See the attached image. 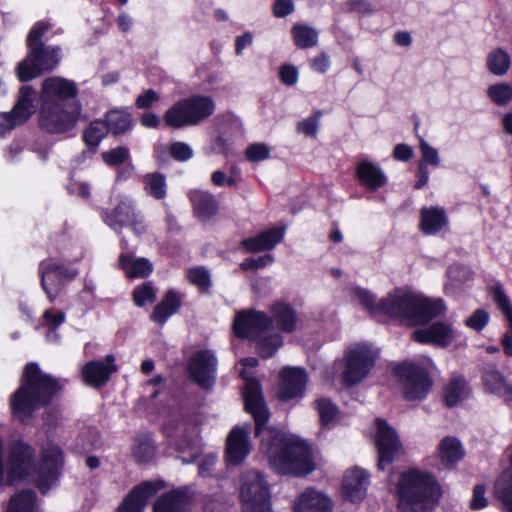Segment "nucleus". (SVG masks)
Segmentation results:
<instances>
[{
	"label": "nucleus",
	"mask_w": 512,
	"mask_h": 512,
	"mask_svg": "<svg viewBox=\"0 0 512 512\" xmlns=\"http://www.w3.org/2000/svg\"><path fill=\"white\" fill-rule=\"evenodd\" d=\"M245 408L256 424V435H262L261 452L270 466L280 474L304 475L313 470L310 447L299 437L276 429H264L269 414L260 384L247 379L244 388Z\"/></svg>",
	"instance_id": "obj_1"
},
{
	"label": "nucleus",
	"mask_w": 512,
	"mask_h": 512,
	"mask_svg": "<svg viewBox=\"0 0 512 512\" xmlns=\"http://www.w3.org/2000/svg\"><path fill=\"white\" fill-rule=\"evenodd\" d=\"M271 318L265 313L246 310L239 312L234 320V333L240 338L254 341L263 357H271L282 345V337L270 330L272 321L283 332H293L296 328L297 315L286 302L277 301L270 307Z\"/></svg>",
	"instance_id": "obj_2"
},
{
	"label": "nucleus",
	"mask_w": 512,
	"mask_h": 512,
	"mask_svg": "<svg viewBox=\"0 0 512 512\" xmlns=\"http://www.w3.org/2000/svg\"><path fill=\"white\" fill-rule=\"evenodd\" d=\"M61 388L62 384L43 374L36 364H28L20 387L10 397L12 414L21 421L27 420L35 409L47 405Z\"/></svg>",
	"instance_id": "obj_3"
},
{
	"label": "nucleus",
	"mask_w": 512,
	"mask_h": 512,
	"mask_svg": "<svg viewBox=\"0 0 512 512\" xmlns=\"http://www.w3.org/2000/svg\"><path fill=\"white\" fill-rule=\"evenodd\" d=\"M399 512H429L440 497L433 477L418 470L403 473L398 483Z\"/></svg>",
	"instance_id": "obj_4"
},
{
	"label": "nucleus",
	"mask_w": 512,
	"mask_h": 512,
	"mask_svg": "<svg viewBox=\"0 0 512 512\" xmlns=\"http://www.w3.org/2000/svg\"><path fill=\"white\" fill-rule=\"evenodd\" d=\"M48 29L49 24L41 21L30 30L27 36L28 55L16 68L20 81H30L43 72L54 69L60 62L59 48L45 47L41 42L42 35Z\"/></svg>",
	"instance_id": "obj_5"
},
{
	"label": "nucleus",
	"mask_w": 512,
	"mask_h": 512,
	"mask_svg": "<svg viewBox=\"0 0 512 512\" xmlns=\"http://www.w3.org/2000/svg\"><path fill=\"white\" fill-rule=\"evenodd\" d=\"M376 355L365 344H357L347 350L345 363L335 361L324 371L326 382L334 385L338 379L346 386H352L361 382L374 365Z\"/></svg>",
	"instance_id": "obj_6"
},
{
	"label": "nucleus",
	"mask_w": 512,
	"mask_h": 512,
	"mask_svg": "<svg viewBox=\"0 0 512 512\" xmlns=\"http://www.w3.org/2000/svg\"><path fill=\"white\" fill-rule=\"evenodd\" d=\"M215 111L214 100L205 95H192L176 101L163 115L165 124L173 129L196 126Z\"/></svg>",
	"instance_id": "obj_7"
},
{
	"label": "nucleus",
	"mask_w": 512,
	"mask_h": 512,
	"mask_svg": "<svg viewBox=\"0 0 512 512\" xmlns=\"http://www.w3.org/2000/svg\"><path fill=\"white\" fill-rule=\"evenodd\" d=\"M33 465L34 450L29 444L22 441L10 445L5 462L4 441L0 437V491L5 486L29 475Z\"/></svg>",
	"instance_id": "obj_8"
},
{
	"label": "nucleus",
	"mask_w": 512,
	"mask_h": 512,
	"mask_svg": "<svg viewBox=\"0 0 512 512\" xmlns=\"http://www.w3.org/2000/svg\"><path fill=\"white\" fill-rule=\"evenodd\" d=\"M239 497L244 512H271L268 483L257 471H248L240 477Z\"/></svg>",
	"instance_id": "obj_9"
},
{
	"label": "nucleus",
	"mask_w": 512,
	"mask_h": 512,
	"mask_svg": "<svg viewBox=\"0 0 512 512\" xmlns=\"http://www.w3.org/2000/svg\"><path fill=\"white\" fill-rule=\"evenodd\" d=\"M79 115V104L40 105L39 124L51 133H68L75 127Z\"/></svg>",
	"instance_id": "obj_10"
},
{
	"label": "nucleus",
	"mask_w": 512,
	"mask_h": 512,
	"mask_svg": "<svg viewBox=\"0 0 512 512\" xmlns=\"http://www.w3.org/2000/svg\"><path fill=\"white\" fill-rule=\"evenodd\" d=\"M375 427V441L378 451L377 467L379 470H385L403 454V447L397 432L385 420L377 418Z\"/></svg>",
	"instance_id": "obj_11"
},
{
	"label": "nucleus",
	"mask_w": 512,
	"mask_h": 512,
	"mask_svg": "<svg viewBox=\"0 0 512 512\" xmlns=\"http://www.w3.org/2000/svg\"><path fill=\"white\" fill-rule=\"evenodd\" d=\"M402 385L403 394L408 400L423 399L431 387L427 373L411 362H403L395 368Z\"/></svg>",
	"instance_id": "obj_12"
},
{
	"label": "nucleus",
	"mask_w": 512,
	"mask_h": 512,
	"mask_svg": "<svg viewBox=\"0 0 512 512\" xmlns=\"http://www.w3.org/2000/svg\"><path fill=\"white\" fill-rule=\"evenodd\" d=\"M63 461L62 450L57 444L51 441L43 444L37 476V485L43 493L58 481Z\"/></svg>",
	"instance_id": "obj_13"
},
{
	"label": "nucleus",
	"mask_w": 512,
	"mask_h": 512,
	"mask_svg": "<svg viewBox=\"0 0 512 512\" xmlns=\"http://www.w3.org/2000/svg\"><path fill=\"white\" fill-rule=\"evenodd\" d=\"M417 294L397 288L379 301L380 313L396 318L406 324H412Z\"/></svg>",
	"instance_id": "obj_14"
},
{
	"label": "nucleus",
	"mask_w": 512,
	"mask_h": 512,
	"mask_svg": "<svg viewBox=\"0 0 512 512\" xmlns=\"http://www.w3.org/2000/svg\"><path fill=\"white\" fill-rule=\"evenodd\" d=\"M39 272L42 289L50 302L55 301L63 285L77 275V271L71 270L52 259L42 261Z\"/></svg>",
	"instance_id": "obj_15"
},
{
	"label": "nucleus",
	"mask_w": 512,
	"mask_h": 512,
	"mask_svg": "<svg viewBox=\"0 0 512 512\" xmlns=\"http://www.w3.org/2000/svg\"><path fill=\"white\" fill-rule=\"evenodd\" d=\"M76 83L61 77L46 78L40 91V105L78 104Z\"/></svg>",
	"instance_id": "obj_16"
},
{
	"label": "nucleus",
	"mask_w": 512,
	"mask_h": 512,
	"mask_svg": "<svg viewBox=\"0 0 512 512\" xmlns=\"http://www.w3.org/2000/svg\"><path fill=\"white\" fill-rule=\"evenodd\" d=\"M307 383L308 374L304 369L285 367L280 372L276 395L283 402L300 400L305 395Z\"/></svg>",
	"instance_id": "obj_17"
},
{
	"label": "nucleus",
	"mask_w": 512,
	"mask_h": 512,
	"mask_svg": "<svg viewBox=\"0 0 512 512\" xmlns=\"http://www.w3.org/2000/svg\"><path fill=\"white\" fill-rule=\"evenodd\" d=\"M189 374L201 387H211L216 372V358L211 351H199L190 359Z\"/></svg>",
	"instance_id": "obj_18"
},
{
	"label": "nucleus",
	"mask_w": 512,
	"mask_h": 512,
	"mask_svg": "<svg viewBox=\"0 0 512 512\" xmlns=\"http://www.w3.org/2000/svg\"><path fill=\"white\" fill-rule=\"evenodd\" d=\"M457 336L458 334L454 327L442 321H437L428 327L417 329L413 332V338L417 342L439 347L449 346Z\"/></svg>",
	"instance_id": "obj_19"
},
{
	"label": "nucleus",
	"mask_w": 512,
	"mask_h": 512,
	"mask_svg": "<svg viewBox=\"0 0 512 512\" xmlns=\"http://www.w3.org/2000/svg\"><path fill=\"white\" fill-rule=\"evenodd\" d=\"M114 356L109 354L105 358V363L101 361H90L82 368L83 381L91 387H101L109 380L111 374L116 371Z\"/></svg>",
	"instance_id": "obj_20"
},
{
	"label": "nucleus",
	"mask_w": 512,
	"mask_h": 512,
	"mask_svg": "<svg viewBox=\"0 0 512 512\" xmlns=\"http://www.w3.org/2000/svg\"><path fill=\"white\" fill-rule=\"evenodd\" d=\"M249 432L242 427H235L227 438L226 459L232 465L240 464L250 453Z\"/></svg>",
	"instance_id": "obj_21"
},
{
	"label": "nucleus",
	"mask_w": 512,
	"mask_h": 512,
	"mask_svg": "<svg viewBox=\"0 0 512 512\" xmlns=\"http://www.w3.org/2000/svg\"><path fill=\"white\" fill-rule=\"evenodd\" d=\"M368 485L369 476L363 469H349L343 478V496L352 502L360 501L365 497Z\"/></svg>",
	"instance_id": "obj_22"
},
{
	"label": "nucleus",
	"mask_w": 512,
	"mask_h": 512,
	"mask_svg": "<svg viewBox=\"0 0 512 512\" xmlns=\"http://www.w3.org/2000/svg\"><path fill=\"white\" fill-rule=\"evenodd\" d=\"M153 483H143L135 487L119 505L117 512H143L148 500L157 492Z\"/></svg>",
	"instance_id": "obj_23"
},
{
	"label": "nucleus",
	"mask_w": 512,
	"mask_h": 512,
	"mask_svg": "<svg viewBox=\"0 0 512 512\" xmlns=\"http://www.w3.org/2000/svg\"><path fill=\"white\" fill-rule=\"evenodd\" d=\"M445 312L446 306L442 299H432L417 294L412 324H423L435 317L443 315Z\"/></svg>",
	"instance_id": "obj_24"
},
{
	"label": "nucleus",
	"mask_w": 512,
	"mask_h": 512,
	"mask_svg": "<svg viewBox=\"0 0 512 512\" xmlns=\"http://www.w3.org/2000/svg\"><path fill=\"white\" fill-rule=\"evenodd\" d=\"M482 379L484 387L489 393L497 395L512 406V384L507 382L495 367H487L483 372Z\"/></svg>",
	"instance_id": "obj_25"
},
{
	"label": "nucleus",
	"mask_w": 512,
	"mask_h": 512,
	"mask_svg": "<svg viewBox=\"0 0 512 512\" xmlns=\"http://www.w3.org/2000/svg\"><path fill=\"white\" fill-rule=\"evenodd\" d=\"M356 177L361 185L370 190H377L387 182L384 171L374 162L363 160L357 164Z\"/></svg>",
	"instance_id": "obj_26"
},
{
	"label": "nucleus",
	"mask_w": 512,
	"mask_h": 512,
	"mask_svg": "<svg viewBox=\"0 0 512 512\" xmlns=\"http://www.w3.org/2000/svg\"><path fill=\"white\" fill-rule=\"evenodd\" d=\"M191 497L186 490H175L162 495L154 504V512H188Z\"/></svg>",
	"instance_id": "obj_27"
},
{
	"label": "nucleus",
	"mask_w": 512,
	"mask_h": 512,
	"mask_svg": "<svg viewBox=\"0 0 512 512\" xmlns=\"http://www.w3.org/2000/svg\"><path fill=\"white\" fill-rule=\"evenodd\" d=\"M330 500L321 491L305 490L298 498L294 512H329Z\"/></svg>",
	"instance_id": "obj_28"
},
{
	"label": "nucleus",
	"mask_w": 512,
	"mask_h": 512,
	"mask_svg": "<svg viewBox=\"0 0 512 512\" xmlns=\"http://www.w3.org/2000/svg\"><path fill=\"white\" fill-rule=\"evenodd\" d=\"M420 229L426 235H434L448 225L446 212L440 207H423L420 211Z\"/></svg>",
	"instance_id": "obj_29"
},
{
	"label": "nucleus",
	"mask_w": 512,
	"mask_h": 512,
	"mask_svg": "<svg viewBox=\"0 0 512 512\" xmlns=\"http://www.w3.org/2000/svg\"><path fill=\"white\" fill-rule=\"evenodd\" d=\"M284 229L272 228L253 238L242 241V245L249 252H260L273 249L283 238Z\"/></svg>",
	"instance_id": "obj_30"
},
{
	"label": "nucleus",
	"mask_w": 512,
	"mask_h": 512,
	"mask_svg": "<svg viewBox=\"0 0 512 512\" xmlns=\"http://www.w3.org/2000/svg\"><path fill=\"white\" fill-rule=\"evenodd\" d=\"M194 213L200 220L212 218L218 211V202L215 197L206 191L193 190L189 194Z\"/></svg>",
	"instance_id": "obj_31"
},
{
	"label": "nucleus",
	"mask_w": 512,
	"mask_h": 512,
	"mask_svg": "<svg viewBox=\"0 0 512 512\" xmlns=\"http://www.w3.org/2000/svg\"><path fill=\"white\" fill-rule=\"evenodd\" d=\"M181 307V296L174 290L166 293L164 298L156 305L150 318L158 324H164Z\"/></svg>",
	"instance_id": "obj_32"
},
{
	"label": "nucleus",
	"mask_w": 512,
	"mask_h": 512,
	"mask_svg": "<svg viewBox=\"0 0 512 512\" xmlns=\"http://www.w3.org/2000/svg\"><path fill=\"white\" fill-rule=\"evenodd\" d=\"M137 216L132 200L125 198L120 201L111 214L106 216L105 222L114 230H118L129 225Z\"/></svg>",
	"instance_id": "obj_33"
},
{
	"label": "nucleus",
	"mask_w": 512,
	"mask_h": 512,
	"mask_svg": "<svg viewBox=\"0 0 512 512\" xmlns=\"http://www.w3.org/2000/svg\"><path fill=\"white\" fill-rule=\"evenodd\" d=\"M36 92L31 86H23L19 98L11 111L23 124L35 112L34 99Z\"/></svg>",
	"instance_id": "obj_34"
},
{
	"label": "nucleus",
	"mask_w": 512,
	"mask_h": 512,
	"mask_svg": "<svg viewBox=\"0 0 512 512\" xmlns=\"http://www.w3.org/2000/svg\"><path fill=\"white\" fill-rule=\"evenodd\" d=\"M36 92L31 86H23L19 98L11 111L23 124L35 112L34 99Z\"/></svg>",
	"instance_id": "obj_35"
},
{
	"label": "nucleus",
	"mask_w": 512,
	"mask_h": 512,
	"mask_svg": "<svg viewBox=\"0 0 512 512\" xmlns=\"http://www.w3.org/2000/svg\"><path fill=\"white\" fill-rule=\"evenodd\" d=\"M470 389L467 382L460 377L451 379L443 391V398L447 406H455L468 398Z\"/></svg>",
	"instance_id": "obj_36"
},
{
	"label": "nucleus",
	"mask_w": 512,
	"mask_h": 512,
	"mask_svg": "<svg viewBox=\"0 0 512 512\" xmlns=\"http://www.w3.org/2000/svg\"><path fill=\"white\" fill-rule=\"evenodd\" d=\"M120 266L129 278L147 277L152 272V264L146 258H133L120 255Z\"/></svg>",
	"instance_id": "obj_37"
},
{
	"label": "nucleus",
	"mask_w": 512,
	"mask_h": 512,
	"mask_svg": "<svg viewBox=\"0 0 512 512\" xmlns=\"http://www.w3.org/2000/svg\"><path fill=\"white\" fill-rule=\"evenodd\" d=\"M440 459L445 464H454L464 456V450L461 442L452 436L443 438L438 446Z\"/></svg>",
	"instance_id": "obj_38"
},
{
	"label": "nucleus",
	"mask_w": 512,
	"mask_h": 512,
	"mask_svg": "<svg viewBox=\"0 0 512 512\" xmlns=\"http://www.w3.org/2000/svg\"><path fill=\"white\" fill-rule=\"evenodd\" d=\"M6 512H38L37 497L32 490H23L13 495Z\"/></svg>",
	"instance_id": "obj_39"
},
{
	"label": "nucleus",
	"mask_w": 512,
	"mask_h": 512,
	"mask_svg": "<svg viewBox=\"0 0 512 512\" xmlns=\"http://www.w3.org/2000/svg\"><path fill=\"white\" fill-rule=\"evenodd\" d=\"M322 427L334 426L339 419L338 407L328 398L322 397L314 402Z\"/></svg>",
	"instance_id": "obj_40"
},
{
	"label": "nucleus",
	"mask_w": 512,
	"mask_h": 512,
	"mask_svg": "<svg viewBox=\"0 0 512 512\" xmlns=\"http://www.w3.org/2000/svg\"><path fill=\"white\" fill-rule=\"evenodd\" d=\"M486 65L492 74L503 76L511 67L510 55L502 48L494 49L487 55Z\"/></svg>",
	"instance_id": "obj_41"
},
{
	"label": "nucleus",
	"mask_w": 512,
	"mask_h": 512,
	"mask_svg": "<svg viewBox=\"0 0 512 512\" xmlns=\"http://www.w3.org/2000/svg\"><path fill=\"white\" fill-rule=\"evenodd\" d=\"M131 114L126 110H111L106 114L108 131L113 134H122L132 127Z\"/></svg>",
	"instance_id": "obj_42"
},
{
	"label": "nucleus",
	"mask_w": 512,
	"mask_h": 512,
	"mask_svg": "<svg viewBox=\"0 0 512 512\" xmlns=\"http://www.w3.org/2000/svg\"><path fill=\"white\" fill-rule=\"evenodd\" d=\"M42 325L48 328L46 334L47 341L56 343L59 340V335L56 329L65 322L66 315L62 311L48 309L42 315Z\"/></svg>",
	"instance_id": "obj_43"
},
{
	"label": "nucleus",
	"mask_w": 512,
	"mask_h": 512,
	"mask_svg": "<svg viewBox=\"0 0 512 512\" xmlns=\"http://www.w3.org/2000/svg\"><path fill=\"white\" fill-rule=\"evenodd\" d=\"M144 190L155 199H163L167 193L166 178L160 173H149L143 177Z\"/></svg>",
	"instance_id": "obj_44"
},
{
	"label": "nucleus",
	"mask_w": 512,
	"mask_h": 512,
	"mask_svg": "<svg viewBox=\"0 0 512 512\" xmlns=\"http://www.w3.org/2000/svg\"><path fill=\"white\" fill-rule=\"evenodd\" d=\"M155 454V446L147 435L138 436L132 444V455L138 462H148Z\"/></svg>",
	"instance_id": "obj_45"
},
{
	"label": "nucleus",
	"mask_w": 512,
	"mask_h": 512,
	"mask_svg": "<svg viewBox=\"0 0 512 512\" xmlns=\"http://www.w3.org/2000/svg\"><path fill=\"white\" fill-rule=\"evenodd\" d=\"M292 35L295 44L299 48H309L317 44L318 33L317 31L307 25L296 24L292 28Z\"/></svg>",
	"instance_id": "obj_46"
},
{
	"label": "nucleus",
	"mask_w": 512,
	"mask_h": 512,
	"mask_svg": "<svg viewBox=\"0 0 512 512\" xmlns=\"http://www.w3.org/2000/svg\"><path fill=\"white\" fill-rule=\"evenodd\" d=\"M487 96L496 105L504 106L512 101V83L498 82L487 88Z\"/></svg>",
	"instance_id": "obj_47"
},
{
	"label": "nucleus",
	"mask_w": 512,
	"mask_h": 512,
	"mask_svg": "<svg viewBox=\"0 0 512 512\" xmlns=\"http://www.w3.org/2000/svg\"><path fill=\"white\" fill-rule=\"evenodd\" d=\"M107 133L108 127L104 121H93L84 131V141L91 148H96Z\"/></svg>",
	"instance_id": "obj_48"
},
{
	"label": "nucleus",
	"mask_w": 512,
	"mask_h": 512,
	"mask_svg": "<svg viewBox=\"0 0 512 512\" xmlns=\"http://www.w3.org/2000/svg\"><path fill=\"white\" fill-rule=\"evenodd\" d=\"M419 150L421 159L418 162V167L427 168L430 165L436 168L440 166L441 159L438 150L422 138L419 141Z\"/></svg>",
	"instance_id": "obj_49"
},
{
	"label": "nucleus",
	"mask_w": 512,
	"mask_h": 512,
	"mask_svg": "<svg viewBox=\"0 0 512 512\" xmlns=\"http://www.w3.org/2000/svg\"><path fill=\"white\" fill-rule=\"evenodd\" d=\"M352 294L354 299L357 300L371 314L375 315L380 313L379 302L376 301L374 294L369 290L361 287H355L352 290Z\"/></svg>",
	"instance_id": "obj_50"
},
{
	"label": "nucleus",
	"mask_w": 512,
	"mask_h": 512,
	"mask_svg": "<svg viewBox=\"0 0 512 512\" xmlns=\"http://www.w3.org/2000/svg\"><path fill=\"white\" fill-rule=\"evenodd\" d=\"M494 300L498 308L504 314L512 331V304L501 286H497L494 289Z\"/></svg>",
	"instance_id": "obj_51"
},
{
	"label": "nucleus",
	"mask_w": 512,
	"mask_h": 512,
	"mask_svg": "<svg viewBox=\"0 0 512 512\" xmlns=\"http://www.w3.org/2000/svg\"><path fill=\"white\" fill-rule=\"evenodd\" d=\"M103 161L109 166H117L126 162L130 157L129 149L126 147H116L102 153Z\"/></svg>",
	"instance_id": "obj_52"
},
{
	"label": "nucleus",
	"mask_w": 512,
	"mask_h": 512,
	"mask_svg": "<svg viewBox=\"0 0 512 512\" xmlns=\"http://www.w3.org/2000/svg\"><path fill=\"white\" fill-rule=\"evenodd\" d=\"M187 276L189 281L201 290H207L210 287V274L204 268L198 267L190 269Z\"/></svg>",
	"instance_id": "obj_53"
},
{
	"label": "nucleus",
	"mask_w": 512,
	"mask_h": 512,
	"mask_svg": "<svg viewBox=\"0 0 512 512\" xmlns=\"http://www.w3.org/2000/svg\"><path fill=\"white\" fill-rule=\"evenodd\" d=\"M156 297V291L154 288L148 284L144 283L141 286L137 287L133 292V300L135 305L143 306L148 302H153Z\"/></svg>",
	"instance_id": "obj_54"
},
{
	"label": "nucleus",
	"mask_w": 512,
	"mask_h": 512,
	"mask_svg": "<svg viewBox=\"0 0 512 512\" xmlns=\"http://www.w3.org/2000/svg\"><path fill=\"white\" fill-rule=\"evenodd\" d=\"M320 113L312 115L297 124V131L308 137L315 138L319 128Z\"/></svg>",
	"instance_id": "obj_55"
},
{
	"label": "nucleus",
	"mask_w": 512,
	"mask_h": 512,
	"mask_svg": "<svg viewBox=\"0 0 512 512\" xmlns=\"http://www.w3.org/2000/svg\"><path fill=\"white\" fill-rule=\"evenodd\" d=\"M270 149L264 143H254L247 147L245 155L251 162L265 160L269 157Z\"/></svg>",
	"instance_id": "obj_56"
},
{
	"label": "nucleus",
	"mask_w": 512,
	"mask_h": 512,
	"mask_svg": "<svg viewBox=\"0 0 512 512\" xmlns=\"http://www.w3.org/2000/svg\"><path fill=\"white\" fill-rule=\"evenodd\" d=\"M488 320L489 314L483 309H478L465 320V324L473 330L480 331L486 326Z\"/></svg>",
	"instance_id": "obj_57"
},
{
	"label": "nucleus",
	"mask_w": 512,
	"mask_h": 512,
	"mask_svg": "<svg viewBox=\"0 0 512 512\" xmlns=\"http://www.w3.org/2000/svg\"><path fill=\"white\" fill-rule=\"evenodd\" d=\"M172 157L178 161H187L193 156L192 148L184 142H174L170 146Z\"/></svg>",
	"instance_id": "obj_58"
},
{
	"label": "nucleus",
	"mask_w": 512,
	"mask_h": 512,
	"mask_svg": "<svg viewBox=\"0 0 512 512\" xmlns=\"http://www.w3.org/2000/svg\"><path fill=\"white\" fill-rule=\"evenodd\" d=\"M160 99L159 94L153 89L145 90L135 100V106L139 109H149Z\"/></svg>",
	"instance_id": "obj_59"
},
{
	"label": "nucleus",
	"mask_w": 512,
	"mask_h": 512,
	"mask_svg": "<svg viewBox=\"0 0 512 512\" xmlns=\"http://www.w3.org/2000/svg\"><path fill=\"white\" fill-rule=\"evenodd\" d=\"M485 492V488L481 484L474 487L470 501V508L472 510H481L488 506L489 501L485 496Z\"/></svg>",
	"instance_id": "obj_60"
},
{
	"label": "nucleus",
	"mask_w": 512,
	"mask_h": 512,
	"mask_svg": "<svg viewBox=\"0 0 512 512\" xmlns=\"http://www.w3.org/2000/svg\"><path fill=\"white\" fill-rule=\"evenodd\" d=\"M345 6L349 12L361 15H371L375 12L368 0H347Z\"/></svg>",
	"instance_id": "obj_61"
},
{
	"label": "nucleus",
	"mask_w": 512,
	"mask_h": 512,
	"mask_svg": "<svg viewBox=\"0 0 512 512\" xmlns=\"http://www.w3.org/2000/svg\"><path fill=\"white\" fill-rule=\"evenodd\" d=\"M274 261V258L272 255H264L257 258H247L241 263V269L242 270H257L259 268L266 267L270 264H272Z\"/></svg>",
	"instance_id": "obj_62"
},
{
	"label": "nucleus",
	"mask_w": 512,
	"mask_h": 512,
	"mask_svg": "<svg viewBox=\"0 0 512 512\" xmlns=\"http://www.w3.org/2000/svg\"><path fill=\"white\" fill-rule=\"evenodd\" d=\"M295 5L293 0H275L272 13L276 18H284L293 13Z\"/></svg>",
	"instance_id": "obj_63"
},
{
	"label": "nucleus",
	"mask_w": 512,
	"mask_h": 512,
	"mask_svg": "<svg viewBox=\"0 0 512 512\" xmlns=\"http://www.w3.org/2000/svg\"><path fill=\"white\" fill-rule=\"evenodd\" d=\"M279 74L282 83H284L285 85L292 86L296 84L298 81L299 73L297 68L294 67L293 65H283L280 68Z\"/></svg>",
	"instance_id": "obj_64"
}]
</instances>
